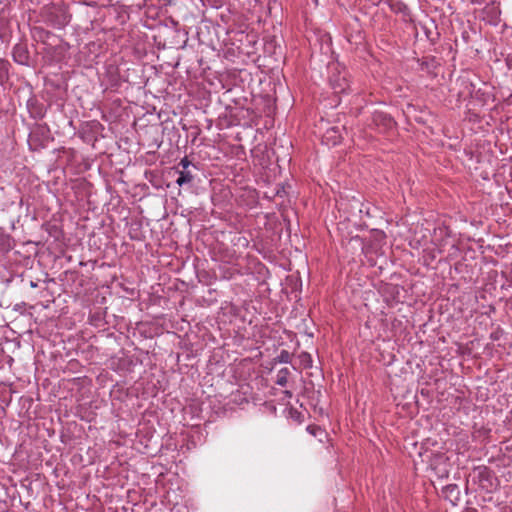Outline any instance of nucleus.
<instances>
[{"instance_id": "obj_1", "label": "nucleus", "mask_w": 512, "mask_h": 512, "mask_svg": "<svg viewBox=\"0 0 512 512\" xmlns=\"http://www.w3.org/2000/svg\"><path fill=\"white\" fill-rule=\"evenodd\" d=\"M473 483L480 489L490 492L495 488V477L493 471L487 466L481 465L473 469L471 473Z\"/></svg>"}, {"instance_id": "obj_2", "label": "nucleus", "mask_w": 512, "mask_h": 512, "mask_svg": "<svg viewBox=\"0 0 512 512\" xmlns=\"http://www.w3.org/2000/svg\"><path fill=\"white\" fill-rule=\"evenodd\" d=\"M372 123L380 133H386L392 130L395 126L393 118L382 111H375L372 114Z\"/></svg>"}, {"instance_id": "obj_3", "label": "nucleus", "mask_w": 512, "mask_h": 512, "mask_svg": "<svg viewBox=\"0 0 512 512\" xmlns=\"http://www.w3.org/2000/svg\"><path fill=\"white\" fill-rule=\"evenodd\" d=\"M13 60L20 65L29 66L30 64V53L28 50V45L26 43L20 42L14 45L12 50Z\"/></svg>"}, {"instance_id": "obj_4", "label": "nucleus", "mask_w": 512, "mask_h": 512, "mask_svg": "<svg viewBox=\"0 0 512 512\" xmlns=\"http://www.w3.org/2000/svg\"><path fill=\"white\" fill-rule=\"evenodd\" d=\"M178 166H180L182 168V170L178 171L179 177L177 178L176 183L179 186H183L185 184L191 183L194 179V176L192 175L191 171L189 170V167L190 166L195 167V165H193L187 157H184L180 160Z\"/></svg>"}, {"instance_id": "obj_5", "label": "nucleus", "mask_w": 512, "mask_h": 512, "mask_svg": "<svg viewBox=\"0 0 512 512\" xmlns=\"http://www.w3.org/2000/svg\"><path fill=\"white\" fill-rule=\"evenodd\" d=\"M330 85L336 94L346 93L350 90V84L346 73H338L330 76Z\"/></svg>"}, {"instance_id": "obj_6", "label": "nucleus", "mask_w": 512, "mask_h": 512, "mask_svg": "<svg viewBox=\"0 0 512 512\" xmlns=\"http://www.w3.org/2000/svg\"><path fill=\"white\" fill-rule=\"evenodd\" d=\"M71 16L63 9L56 10L49 15V22L55 28L62 29L69 24Z\"/></svg>"}, {"instance_id": "obj_7", "label": "nucleus", "mask_w": 512, "mask_h": 512, "mask_svg": "<svg viewBox=\"0 0 512 512\" xmlns=\"http://www.w3.org/2000/svg\"><path fill=\"white\" fill-rule=\"evenodd\" d=\"M442 494L445 499L449 500L453 505H456L460 500V489L457 484H448L442 489Z\"/></svg>"}, {"instance_id": "obj_8", "label": "nucleus", "mask_w": 512, "mask_h": 512, "mask_svg": "<svg viewBox=\"0 0 512 512\" xmlns=\"http://www.w3.org/2000/svg\"><path fill=\"white\" fill-rule=\"evenodd\" d=\"M419 65L422 71H425L428 74H430L433 73L434 69L437 66V63L434 57H424L421 60H419Z\"/></svg>"}, {"instance_id": "obj_9", "label": "nucleus", "mask_w": 512, "mask_h": 512, "mask_svg": "<svg viewBox=\"0 0 512 512\" xmlns=\"http://www.w3.org/2000/svg\"><path fill=\"white\" fill-rule=\"evenodd\" d=\"M290 374V370L287 367L280 369L276 375V384L281 387H285L288 383V377Z\"/></svg>"}, {"instance_id": "obj_10", "label": "nucleus", "mask_w": 512, "mask_h": 512, "mask_svg": "<svg viewBox=\"0 0 512 512\" xmlns=\"http://www.w3.org/2000/svg\"><path fill=\"white\" fill-rule=\"evenodd\" d=\"M298 359L300 366L303 369H309L312 367L313 360L310 353L303 351L298 355Z\"/></svg>"}, {"instance_id": "obj_11", "label": "nucleus", "mask_w": 512, "mask_h": 512, "mask_svg": "<svg viewBox=\"0 0 512 512\" xmlns=\"http://www.w3.org/2000/svg\"><path fill=\"white\" fill-rule=\"evenodd\" d=\"M387 5L395 13H404L407 10V6L399 0H391V2L387 3Z\"/></svg>"}, {"instance_id": "obj_12", "label": "nucleus", "mask_w": 512, "mask_h": 512, "mask_svg": "<svg viewBox=\"0 0 512 512\" xmlns=\"http://www.w3.org/2000/svg\"><path fill=\"white\" fill-rule=\"evenodd\" d=\"M291 353L287 350H281L280 353L273 359L274 363H290L291 362Z\"/></svg>"}, {"instance_id": "obj_13", "label": "nucleus", "mask_w": 512, "mask_h": 512, "mask_svg": "<svg viewBox=\"0 0 512 512\" xmlns=\"http://www.w3.org/2000/svg\"><path fill=\"white\" fill-rule=\"evenodd\" d=\"M307 431L312 435H316L318 431L321 432V429L318 426H308Z\"/></svg>"}, {"instance_id": "obj_14", "label": "nucleus", "mask_w": 512, "mask_h": 512, "mask_svg": "<svg viewBox=\"0 0 512 512\" xmlns=\"http://www.w3.org/2000/svg\"><path fill=\"white\" fill-rule=\"evenodd\" d=\"M6 64H7V62L5 60L0 59V71H2V70L7 71Z\"/></svg>"}, {"instance_id": "obj_15", "label": "nucleus", "mask_w": 512, "mask_h": 512, "mask_svg": "<svg viewBox=\"0 0 512 512\" xmlns=\"http://www.w3.org/2000/svg\"><path fill=\"white\" fill-rule=\"evenodd\" d=\"M472 4H482L485 0H469Z\"/></svg>"}, {"instance_id": "obj_16", "label": "nucleus", "mask_w": 512, "mask_h": 512, "mask_svg": "<svg viewBox=\"0 0 512 512\" xmlns=\"http://www.w3.org/2000/svg\"><path fill=\"white\" fill-rule=\"evenodd\" d=\"M284 395L287 397V398H291L292 397V392L289 391V390H285L284 392Z\"/></svg>"}, {"instance_id": "obj_17", "label": "nucleus", "mask_w": 512, "mask_h": 512, "mask_svg": "<svg viewBox=\"0 0 512 512\" xmlns=\"http://www.w3.org/2000/svg\"><path fill=\"white\" fill-rule=\"evenodd\" d=\"M40 32H41L42 34H44V35H45V37H49V36H50V34H51L49 31H44V30H41Z\"/></svg>"}, {"instance_id": "obj_18", "label": "nucleus", "mask_w": 512, "mask_h": 512, "mask_svg": "<svg viewBox=\"0 0 512 512\" xmlns=\"http://www.w3.org/2000/svg\"><path fill=\"white\" fill-rule=\"evenodd\" d=\"M30 286H31L32 288H35V287H37V283H36V282H34V281H31V282H30Z\"/></svg>"}, {"instance_id": "obj_19", "label": "nucleus", "mask_w": 512, "mask_h": 512, "mask_svg": "<svg viewBox=\"0 0 512 512\" xmlns=\"http://www.w3.org/2000/svg\"><path fill=\"white\" fill-rule=\"evenodd\" d=\"M382 0H378L377 2H375V5H379L381 3Z\"/></svg>"}, {"instance_id": "obj_20", "label": "nucleus", "mask_w": 512, "mask_h": 512, "mask_svg": "<svg viewBox=\"0 0 512 512\" xmlns=\"http://www.w3.org/2000/svg\"><path fill=\"white\" fill-rule=\"evenodd\" d=\"M384 1L386 4L391 2V0H384Z\"/></svg>"}]
</instances>
